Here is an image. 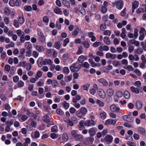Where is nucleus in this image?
<instances>
[{
  "label": "nucleus",
  "instance_id": "a19ab883",
  "mask_svg": "<svg viewBox=\"0 0 146 146\" xmlns=\"http://www.w3.org/2000/svg\"><path fill=\"white\" fill-rule=\"evenodd\" d=\"M18 21L20 24H22L25 22V19L22 16L18 18Z\"/></svg>",
  "mask_w": 146,
  "mask_h": 146
},
{
  "label": "nucleus",
  "instance_id": "37998d69",
  "mask_svg": "<svg viewBox=\"0 0 146 146\" xmlns=\"http://www.w3.org/2000/svg\"><path fill=\"white\" fill-rule=\"evenodd\" d=\"M70 56L69 54H64L63 56V60L64 62H65L66 60H68Z\"/></svg>",
  "mask_w": 146,
  "mask_h": 146
},
{
  "label": "nucleus",
  "instance_id": "4d7b16f0",
  "mask_svg": "<svg viewBox=\"0 0 146 146\" xmlns=\"http://www.w3.org/2000/svg\"><path fill=\"white\" fill-rule=\"evenodd\" d=\"M139 2L137 1H135L133 3V5L132 7H133L136 8H137L139 5Z\"/></svg>",
  "mask_w": 146,
  "mask_h": 146
},
{
  "label": "nucleus",
  "instance_id": "cd10ccee",
  "mask_svg": "<svg viewBox=\"0 0 146 146\" xmlns=\"http://www.w3.org/2000/svg\"><path fill=\"white\" fill-rule=\"evenodd\" d=\"M83 138V137L82 135L78 134L75 137V139L76 141H81Z\"/></svg>",
  "mask_w": 146,
  "mask_h": 146
},
{
  "label": "nucleus",
  "instance_id": "412c9836",
  "mask_svg": "<svg viewBox=\"0 0 146 146\" xmlns=\"http://www.w3.org/2000/svg\"><path fill=\"white\" fill-rule=\"evenodd\" d=\"M106 93L108 96H111L113 95L114 93V90L113 89L109 88L107 90Z\"/></svg>",
  "mask_w": 146,
  "mask_h": 146
},
{
  "label": "nucleus",
  "instance_id": "e2e57ef3",
  "mask_svg": "<svg viewBox=\"0 0 146 146\" xmlns=\"http://www.w3.org/2000/svg\"><path fill=\"white\" fill-rule=\"evenodd\" d=\"M101 44V43L100 42L96 41L94 43L93 46L95 48L97 47Z\"/></svg>",
  "mask_w": 146,
  "mask_h": 146
},
{
  "label": "nucleus",
  "instance_id": "20e7f679",
  "mask_svg": "<svg viewBox=\"0 0 146 146\" xmlns=\"http://www.w3.org/2000/svg\"><path fill=\"white\" fill-rule=\"evenodd\" d=\"M113 6H116V8L119 9L120 10L122 8L123 3L122 1H117L112 3Z\"/></svg>",
  "mask_w": 146,
  "mask_h": 146
},
{
  "label": "nucleus",
  "instance_id": "6e6d98bb",
  "mask_svg": "<svg viewBox=\"0 0 146 146\" xmlns=\"http://www.w3.org/2000/svg\"><path fill=\"white\" fill-rule=\"evenodd\" d=\"M32 68V65L30 63H27L26 65V69L27 71L30 70Z\"/></svg>",
  "mask_w": 146,
  "mask_h": 146
},
{
  "label": "nucleus",
  "instance_id": "9b49d317",
  "mask_svg": "<svg viewBox=\"0 0 146 146\" xmlns=\"http://www.w3.org/2000/svg\"><path fill=\"white\" fill-rule=\"evenodd\" d=\"M129 59L131 60L138 61L139 60V58L137 55L135 54L134 55H130L129 56Z\"/></svg>",
  "mask_w": 146,
  "mask_h": 146
},
{
  "label": "nucleus",
  "instance_id": "052dcab7",
  "mask_svg": "<svg viewBox=\"0 0 146 146\" xmlns=\"http://www.w3.org/2000/svg\"><path fill=\"white\" fill-rule=\"evenodd\" d=\"M82 66L86 68H89L90 67V65L87 62H85L82 64Z\"/></svg>",
  "mask_w": 146,
  "mask_h": 146
},
{
  "label": "nucleus",
  "instance_id": "7ed1b4c3",
  "mask_svg": "<svg viewBox=\"0 0 146 146\" xmlns=\"http://www.w3.org/2000/svg\"><path fill=\"white\" fill-rule=\"evenodd\" d=\"M65 121L67 122V124L70 125V126H72L74 125V124H76L78 122V120L76 117L73 116L71 117V119L68 120L66 121L64 120Z\"/></svg>",
  "mask_w": 146,
  "mask_h": 146
},
{
  "label": "nucleus",
  "instance_id": "393cba45",
  "mask_svg": "<svg viewBox=\"0 0 146 146\" xmlns=\"http://www.w3.org/2000/svg\"><path fill=\"white\" fill-rule=\"evenodd\" d=\"M124 97L126 99H128L130 97V94L129 92L128 91H125L123 93Z\"/></svg>",
  "mask_w": 146,
  "mask_h": 146
},
{
  "label": "nucleus",
  "instance_id": "a18cd8bd",
  "mask_svg": "<svg viewBox=\"0 0 146 146\" xmlns=\"http://www.w3.org/2000/svg\"><path fill=\"white\" fill-rule=\"evenodd\" d=\"M91 66L93 67H99L101 65L100 63H96L94 61L91 64Z\"/></svg>",
  "mask_w": 146,
  "mask_h": 146
},
{
  "label": "nucleus",
  "instance_id": "f704fd0d",
  "mask_svg": "<svg viewBox=\"0 0 146 146\" xmlns=\"http://www.w3.org/2000/svg\"><path fill=\"white\" fill-rule=\"evenodd\" d=\"M36 84L37 86H42L44 85V82L43 80L40 79L36 83Z\"/></svg>",
  "mask_w": 146,
  "mask_h": 146
},
{
  "label": "nucleus",
  "instance_id": "f8f14e48",
  "mask_svg": "<svg viewBox=\"0 0 146 146\" xmlns=\"http://www.w3.org/2000/svg\"><path fill=\"white\" fill-rule=\"evenodd\" d=\"M111 110L113 112H118L119 110V108L114 104L111 105L110 106Z\"/></svg>",
  "mask_w": 146,
  "mask_h": 146
},
{
  "label": "nucleus",
  "instance_id": "09e8293b",
  "mask_svg": "<svg viewBox=\"0 0 146 146\" xmlns=\"http://www.w3.org/2000/svg\"><path fill=\"white\" fill-rule=\"evenodd\" d=\"M79 31V29L78 27H77L75 29L73 33V36H76L78 35Z\"/></svg>",
  "mask_w": 146,
  "mask_h": 146
},
{
  "label": "nucleus",
  "instance_id": "4468645a",
  "mask_svg": "<svg viewBox=\"0 0 146 146\" xmlns=\"http://www.w3.org/2000/svg\"><path fill=\"white\" fill-rule=\"evenodd\" d=\"M106 58H110L114 59L116 58V55L115 54L108 52L106 54Z\"/></svg>",
  "mask_w": 146,
  "mask_h": 146
},
{
  "label": "nucleus",
  "instance_id": "6ab92c4d",
  "mask_svg": "<svg viewBox=\"0 0 146 146\" xmlns=\"http://www.w3.org/2000/svg\"><path fill=\"white\" fill-rule=\"evenodd\" d=\"M87 59V57L83 55H81L78 58V61L80 63H82L84 61Z\"/></svg>",
  "mask_w": 146,
  "mask_h": 146
},
{
  "label": "nucleus",
  "instance_id": "a211bd4d",
  "mask_svg": "<svg viewBox=\"0 0 146 146\" xmlns=\"http://www.w3.org/2000/svg\"><path fill=\"white\" fill-rule=\"evenodd\" d=\"M105 139L107 142L111 143L113 139V137L112 136L109 135H107L106 136Z\"/></svg>",
  "mask_w": 146,
  "mask_h": 146
},
{
  "label": "nucleus",
  "instance_id": "bb28decb",
  "mask_svg": "<svg viewBox=\"0 0 146 146\" xmlns=\"http://www.w3.org/2000/svg\"><path fill=\"white\" fill-rule=\"evenodd\" d=\"M79 10L80 13L83 15H85L86 14L85 9L81 5L79 6Z\"/></svg>",
  "mask_w": 146,
  "mask_h": 146
},
{
  "label": "nucleus",
  "instance_id": "c85d7f7f",
  "mask_svg": "<svg viewBox=\"0 0 146 146\" xmlns=\"http://www.w3.org/2000/svg\"><path fill=\"white\" fill-rule=\"evenodd\" d=\"M65 81L67 82L70 81L72 78V76L70 75L68 76H65L64 78Z\"/></svg>",
  "mask_w": 146,
  "mask_h": 146
},
{
  "label": "nucleus",
  "instance_id": "5fc2aeb1",
  "mask_svg": "<svg viewBox=\"0 0 146 146\" xmlns=\"http://www.w3.org/2000/svg\"><path fill=\"white\" fill-rule=\"evenodd\" d=\"M64 72L66 74H68L69 73L70 70L69 68L67 67H65L63 69Z\"/></svg>",
  "mask_w": 146,
  "mask_h": 146
},
{
  "label": "nucleus",
  "instance_id": "13d9d810",
  "mask_svg": "<svg viewBox=\"0 0 146 146\" xmlns=\"http://www.w3.org/2000/svg\"><path fill=\"white\" fill-rule=\"evenodd\" d=\"M4 21L6 24H8L10 21L9 17H5L4 18Z\"/></svg>",
  "mask_w": 146,
  "mask_h": 146
},
{
  "label": "nucleus",
  "instance_id": "9d476101",
  "mask_svg": "<svg viewBox=\"0 0 146 146\" xmlns=\"http://www.w3.org/2000/svg\"><path fill=\"white\" fill-rule=\"evenodd\" d=\"M98 82L102 84L103 86H107L108 85V83L107 80L104 78H101L98 80Z\"/></svg>",
  "mask_w": 146,
  "mask_h": 146
},
{
  "label": "nucleus",
  "instance_id": "603ef678",
  "mask_svg": "<svg viewBox=\"0 0 146 146\" xmlns=\"http://www.w3.org/2000/svg\"><path fill=\"white\" fill-rule=\"evenodd\" d=\"M146 34V32L145 29L143 27H141L140 28V30L139 32V35H145Z\"/></svg>",
  "mask_w": 146,
  "mask_h": 146
},
{
  "label": "nucleus",
  "instance_id": "0eeeda50",
  "mask_svg": "<svg viewBox=\"0 0 146 146\" xmlns=\"http://www.w3.org/2000/svg\"><path fill=\"white\" fill-rule=\"evenodd\" d=\"M117 120L116 119L113 120L109 119L106 121L105 124L106 125H114L116 123Z\"/></svg>",
  "mask_w": 146,
  "mask_h": 146
},
{
  "label": "nucleus",
  "instance_id": "2eb2a0df",
  "mask_svg": "<svg viewBox=\"0 0 146 146\" xmlns=\"http://www.w3.org/2000/svg\"><path fill=\"white\" fill-rule=\"evenodd\" d=\"M96 128L95 127H92L90 129L88 130V132L90 135L93 136L96 132Z\"/></svg>",
  "mask_w": 146,
  "mask_h": 146
},
{
  "label": "nucleus",
  "instance_id": "ddd939ff",
  "mask_svg": "<svg viewBox=\"0 0 146 146\" xmlns=\"http://www.w3.org/2000/svg\"><path fill=\"white\" fill-rule=\"evenodd\" d=\"M33 46L38 52H40L44 50L43 46L39 45L33 44Z\"/></svg>",
  "mask_w": 146,
  "mask_h": 146
},
{
  "label": "nucleus",
  "instance_id": "2f4dec72",
  "mask_svg": "<svg viewBox=\"0 0 146 146\" xmlns=\"http://www.w3.org/2000/svg\"><path fill=\"white\" fill-rule=\"evenodd\" d=\"M112 64L114 66L116 67L119 66H121V64L120 62L116 60L113 61V62Z\"/></svg>",
  "mask_w": 146,
  "mask_h": 146
},
{
  "label": "nucleus",
  "instance_id": "f03ea898",
  "mask_svg": "<svg viewBox=\"0 0 146 146\" xmlns=\"http://www.w3.org/2000/svg\"><path fill=\"white\" fill-rule=\"evenodd\" d=\"M80 68V64L78 63H73L70 68L71 71L73 72L78 71Z\"/></svg>",
  "mask_w": 146,
  "mask_h": 146
},
{
  "label": "nucleus",
  "instance_id": "f257e3e1",
  "mask_svg": "<svg viewBox=\"0 0 146 146\" xmlns=\"http://www.w3.org/2000/svg\"><path fill=\"white\" fill-rule=\"evenodd\" d=\"M88 112V110L85 107L81 108L79 111H77L76 114L77 117L80 119H82L85 116Z\"/></svg>",
  "mask_w": 146,
  "mask_h": 146
},
{
  "label": "nucleus",
  "instance_id": "39448f33",
  "mask_svg": "<svg viewBox=\"0 0 146 146\" xmlns=\"http://www.w3.org/2000/svg\"><path fill=\"white\" fill-rule=\"evenodd\" d=\"M98 93L100 97L102 98H104L106 97V94L105 91L101 89H99Z\"/></svg>",
  "mask_w": 146,
  "mask_h": 146
},
{
  "label": "nucleus",
  "instance_id": "680f3d73",
  "mask_svg": "<svg viewBox=\"0 0 146 146\" xmlns=\"http://www.w3.org/2000/svg\"><path fill=\"white\" fill-rule=\"evenodd\" d=\"M32 54L33 56L35 58L37 57L39 55V53L35 50L33 51Z\"/></svg>",
  "mask_w": 146,
  "mask_h": 146
},
{
  "label": "nucleus",
  "instance_id": "bf43d9fd",
  "mask_svg": "<svg viewBox=\"0 0 146 146\" xmlns=\"http://www.w3.org/2000/svg\"><path fill=\"white\" fill-rule=\"evenodd\" d=\"M96 103L99 105L100 107H103L104 105V103L100 100H98L96 102Z\"/></svg>",
  "mask_w": 146,
  "mask_h": 146
},
{
  "label": "nucleus",
  "instance_id": "5701e85b",
  "mask_svg": "<svg viewBox=\"0 0 146 146\" xmlns=\"http://www.w3.org/2000/svg\"><path fill=\"white\" fill-rule=\"evenodd\" d=\"M62 106L65 110L68 108L70 106L69 104L66 101H64L62 103Z\"/></svg>",
  "mask_w": 146,
  "mask_h": 146
},
{
  "label": "nucleus",
  "instance_id": "ea45409f",
  "mask_svg": "<svg viewBox=\"0 0 146 146\" xmlns=\"http://www.w3.org/2000/svg\"><path fill=\"white\" fill-rule=\"evenodd\" d=\"M24 9L27 12L31 11L32 10V7L31 6L25 5L24 7Z\"/></svg>",
  "mask_w": 146,
  "mask_h": 146
},
{
  "label": "nucleus",
  "instance_id": "8fccbe9b",
  "mask_svg": "<svg viewBox=\"0 0 146 146\" xmlns=\"http://www.w3.org/2000/svg\"><path fill=\"white\" fill-rule=\"evenodd\" d=\"M49 116L48 115H44L43 117V120L46 122H48L49 121Z\"/></svg>",
  "mask_w": 146,
  "mask_h": 146
},
{
  "label": "nucleus",
  "instance_id": "f3484780",
  "mask_svg": "<svg viewBox=\"0 0 146 146\" xmlns=\"http://www.w3.org/2000/svg\"><path fill=\"white\" fill-rule=\"evenodd\" d=\"M130 89L132 92L134 93L138 94L139 93V89L138 88L132 86L130 87Z\"/></svg>",
  "mask_w": 146,
  "mask_h": 146
},
{
  "label": "nucleus",
  "instance_id": "de8ad7c7",
  "mask_svg": "<svg viewBox=\"0 0 146 146\" xmlns=\"http://www.w3.org/2000/svg\"><path fill=\"white\" fill-rule=\"evenodd\" d=\"M42 72L40 71H38L36 73V79H38V78L41 77L42 76Z\"/></svg>",
  "mask_w": 146,
  "mask_h": 146
},
{
  "label": "nucleus",
  "instance_id": "3c124183",
  "mask_svg": "<svg viewBox=\"0 0 146 146\" xmlns=\"http://www.w3.org/2000/svg\"><path fill=\"white\" fill-rule=\"evenodd\" d=\"M52 82V86L54 88L56 87L58 84V83L55 80H53Z\"/></svg>",
  "mask_w": 146,
  "mask_h": 146
},
{
  "label": "nucleus",
  "instance_id": "69168bd1",
  "mask_svg": "<svg viewBox=\"0 0 146 146\" xmlns=\"http://www.w3.org/2000/svg\"><path fill=\"white\" fill-rule=\"evenodd\" d=\"M13 25L17 28L19 27V25L18 23V21L17 20H15L13 23Z\"/></svg>",
  "mask_w": 146,
  "mask_h": 146
},
{
  "label": "nucleus",
  "instance_id": "423d86ee",
  "mask_svg": "<svg viewBox=\"0 0 146 146\" xmlns=\"http://www.w3.org/2000/svg\"><path fill=\"white\" fill-rule=\"evenodd\" d=\"M40 135V133L38 131L33 132L31 134V136L33 139L38 138L39 137Z\"/></svg>",
  "mask_w": 146,
  "mask_h": 146
},
{
  "label": "nucleus",
  "instance_id": "a878e982",
  "mask_svg": "<svg viewBox=\"0 0 146 146\" xmlns=\"http://www.w3.org/2000/svg\"><path fill=\"white\" fill-rule=\"evenodd\" d=\"M104 43L110 45L111 44V41L109 38L108 36H105L104 39Z\"/></svg>",
  "mask_w": 146,
  "mask_h": 146
},
{
  "label": "nucleus",
  "instance_id": "c9c22d12",
  "mask_svg": "<svg viewBox=\"0 0 146 146\" xmlns=\"http://www.w3.org/2000/svg\"><path fill=\"white\" fill-rule=\"evenodd\" d=\"M136 107L139 109H141L142 108V104L141 102L139 101L137 102L136 103Z\"/></svg>",
  "mask_w": 146,
  "mask_h": 146
},
{
  "label": "nucleus",
  "instance_id": "e433bc0d",
  "mask_svg": "<svg viewBox=\"0 0 146 146\" xmlns=\"http://www.w3.org/2000/svg\"><path fill=\"white\" fill-rule=\"evenodd\" d=\"M54 47L57 49L60 48L61 47V44L59 41H56L54 44Z\"/></svg>",
  "mask_w": 146,
  "mask_h": 146
},
{
  "label": "nucleus",
  "instance_id": "c03bdc74",
  "mask_svg": "<svg viewBox=\"0 0 146 146\" xmlns=\"http://www.w3.org/2000/svg\"><path fill=\"white\" fill-rule=\"evenodd\" d=\"M106 113L104 111H102L100 113V115L101 119H105L106 117Z\"/></svg>",
  "mask_w": 146,
  "mask_h": 146
},
{
  "label": "nucleus",
  "instance_id": "864d4df0",
  "mask_svg": "<svg viewBox=\"0 0 146 146\" xmlns=\"http://www.w3.org/2000/svg\"><path fill=\"white\" fill-rule=\"evenodd\" d=\"M84 127V121L83 120L80 121L79 125V128L80 130H81Z\"/></svg>",
  "mask_w": 146,
  "mask_h": 146
},
{
  "label": "nucleus",
  "instance_id": "473e14b6",
  "mask_svg": "<svg viewBox=\"0 0 146 146\" xmlns=\"http://www.w3.org/2000/svg\"><path fill=\"white\" fill-rule=\"evenodd\" d=\"M62 3L64 6L67 7V8H70V3L68 1L65 0H63Z\"/></svg>",
  "mask_w": 146,
  "mask_h": 146
},
{
  "label": "nucleus",
  "instance_id": "c756f323",
  "mask_svg": "<svg viewBox=\"0 0 146 146\" xmlns=\"http://www.w3.org/2000/svg\"><path fill=\"white\" fill-rule=\"evenodd\" d=\"M122 33L121 34V37L123 38H125L126 36V30L125 28H123L121 29Z\"/></svg>",
  "mask_w": 146,
  "mask_h": 146
},
{
  "label": "nucleus",
  "instance_id": "7c9ffc66",
  "mask_svg": "<svg viewBox=\"0 0 146 146\" xmlns=\"http://www.w3.org/2000/svg\"><path fill=\"white\" fill-rule=\"evenodd\" d=\"M62 139L63 141L65 142H66L68 140V137L67 133H63Z\"/></svg>",
  "mask_w": 146,
  "mask_h": 146
},
{
  "label": "nucleus",
  "instance_id": "4be33fe9",
  "mask_svg": "<svg viewBox=\"0 0 146 146\" xmlns=\"http://www.w3.org/2000/svg\"><path fill=\"white\" fill-rule=\"evenodd\" d=\"M11 13V11L7 7H5L3 9V13L6 15H9Z\"/></svg>",
  "mask_w": 146,
  "mask_h": 146
},
{
  "label": "nucleus",
  "instance_id": "b1692460",
  "mask_svg": "<svg viewBox=\"0 0 146 146\" xmlns=\"http://www.w3.org/2000/svg\"><path fill=\"white\" fill-rule=\"evenodd\" d=\"M53 63V62L50 59H45L44 60L43 62V64L44 65L47 64L51 65Z\"/></svg>",
  "mask_w": 146,
  "mask_h": 146
},
{
  "label": "nucleus",
  "instance_id": "aec40b11",
  "mask_svg": "<svg viewBox=\"0 0 146 146\" xmlns=\"http://www.w3.org/2000/svg\"><path fill=\"white\" fill-rule=\"evenodd\" d=\"M90 86V84H86L85 85H83L81 87V89L82 91H88L89 89Z\"/></svg>",
  "mask_w": 146,
  "mask_h": 146
},
{
  "label": "nucleus",
  "instance_id": "79ce46f5",
  "mask_svg": "<svg viewBox=\"0 0 146 146\" xmlns=\"http://www.w3.org/2000/svg\"><path fill=\"white\" fill-rule=\"evenodd\" d=\"M138 131L142 134H144L145 132V131L144 129L142 127H139L138 129Z\"/></svg>",
  "mask_w": 146,
  "mask_h": 146
},
{
  "label": "nucleus",
  "instance_id": "49530a36",
  "mask_svg": "<svg viewBox=\"0 0 146 146\" xmlns=\"http://www.w3.org/2000/svg\"><path fill=\"white\" fill-rule=\"evenodd\" d=\"M133 85L139 88L141 85V83L140 81H137L133 83Z\"/></svg>",
  "mask_w": 146,
  "mask_h": 146
},
{
  "label": "nucleus",
  "instance_id": "0e129e2a",
  "mask_svg": "<svg viewBox=\"0 0 146 146\" xmlns=\"http://www.w3.org/2000/svg\"><path fill=\"white\" fill-rule=\"evenodd\" d=\"M19 80V78L18 76L16 75L14 76L13 78V80L15 83L18 82Z\"/></svg>",
  "mask_w": 146,
  "mask_h": 146
},
{
  "label": "nucleus",
  "instance_id": "72a5a7b5",
  "mask_svg": "<svg viewBox=\"0 0 146 146\" xmlns=\"http://www.w3.org/2000/svg\"><path fill=\"white\" fill-rule=\"evenodd\" d=\"M54 12L56 14H61L62 12L60 8L58 7H56L54 10Z\"/></svg>",
  "mask_w": 146,
  "mask_h": 146
},
{
  "label": "nucleus",
  "instance_id": "dca6fc26",
  "mask_svg": "<svg viewBox=\"0 0 146 146\" xmlns=\"http://www.w3.org/2000/svg\"><path fill=\"white\" fill-rule=\"evenodd\" d=\"M25 46L27 50H30L33 48L32 44L29 42H26L25 43Z\"/></svg>",
  "mask_w": 146,
  "mask_h": 146
},
{
  "label": "nucleus",
  "instance_id": "338daca9",
  "mask_svg": "<svg viewBox=\"0 0 146 146\" xmlns=\"http://www.w3.org/2000/svg\"><path fill=\"white\" fill-rule=\"evenodd\" d=\"M3 106L5 108V109L7 111H10L11 109V107L9 105L7 104H5Z\"/></svg>",
  "mask_w": 146,
  "mask_h": 146
},
{
  "label": "nucleus",
  "instance_id": "4c0bfd02",
  "mask_svg": "<svg viewBox=\"0 0 146 146\" xmlns=\"http://www.w3.org/2000/svg\"><path fill=\"white\" fill-rule=\"evenodd\" d=\"M42 57H39L37 60V63L38 66L41 67L42 65Z\"/></svg>",
  "mask_w": 146,
  "mask_h": 146
},
{
  "label": "nucleus",
  "instance_id": "6e6552de",
  "mask_svg": "<svg viewBox=\"0 0 146 146\" xmlns=\"http://www.w3.org/2000/svg\"><path fill=\"white\" fill-rule=\"evenodd\" d=\"M94 140L93 137L90 136V137L86 139L85 143L87 145L92 144Z\"/></svg>",
  "mask_w": 146,
  "mask_h": 146
},
{
  "label": "nucleus",
  "instance_id": "58836bf2",
  "mask_svg": "<svg viewBox=\"0 0 146 146\" xmlns=\"http://www.w3.org/2000/svg\"><path fill=\"white\" fill-rule=\"evenodd\" d=\"M25 85L24 82L22 80L19 81L17 83V87L18 88H21L24 86Z\"/></svg>",
  "mask_w": 146,
  "mask_h": 146
},
{
  "label": "nucleus",
  "instance_id": "774afa93",
  "mask_svg": "<svg viewBox=\"0 0 146 146\" xmlns=\"http://www.w3.org/2000/svg\"><path fill=\"white\" fill-rule=\"evenodd\" d=\"M127 144L130 146H136V144L134 142L131 141H128L127 142Z\"/></svg>",
  "mask_w": 146,
  "mask_h": 146
},
{
  "label": "nucleus",
  "instance_id": "1a4fd4ad",
  "mask_svg": "<svg viewBox=\"0 0 146 146\" xmlns=\"http://www.w3.org/2000/svg\"><path fill=\"white\" fill-rule=\"evenodd\" d=\"M85 125L88 127L92 126L95 124V121L93 120H87L85 123Z\"/></svg>",
  "mask_w": 146,
  "mask_h": 146
}]
</instances>
